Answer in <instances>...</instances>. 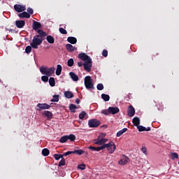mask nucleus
I'll list each match as a JSON object with an SVG mask.
<instances>
[{
  "label": "nucleus",
  "mask_w": 179,
  "mask_h": 179,
  "mask_svg": "<svg viewBox=\"0 0 179 179\" xmlns=\"http://www.w3.org/2000/svg\"><path fill=\"white\" fill-rule=\"evenodd\" d=\"M43 41H44V38L38 37V36H35L33 39L32 42L30 43V45L32 48L37 50L38 48V45H41L43 44Z\"/></svg>",
  "instance_id": "nucleus-1"
},
{
  "label": "nucleus",
  "mask_w": 179,
  "mask_h": 179,
  "mask_svg": "<svg viewBox=\"0 0 179 179\" xmlns=\"http://www.w3.org/2000/svg\"><path fill=\"white\" fill-rule=\"evenodd\" d=\"M40 72L43 73V75H46L47 76H52L53 73H55V68L50 67L47 68L44 66H41L40 68Z\"/></svg>",
  "instance_id": "nucleus-2"
},
{
  "label": "nucleus",
  "mask_w": 179,
  "mask_h": 179,
  "mask_svg": "<svg viewBox=\"0 0 179 179\" xmlns=\"http://www.w3.org/2000/svg\"><path fill=\"white\" fill-rule=\"evenodd\" d=\"M120 113V108L118 107H109L106 110H103L101 111V114H104V115H109V114H118Z\"/></svg>",
  "instance_id": "nucleus-3"
},
{
  "label": "nucleus",
  "mask_w": 179,
  "mask_h": 179,
  "mask_svg": "<svg viewBox=\"0 0 179 179\" xmlns=\"http://www.w3.org/2000/svg\"><path fill=\"white\" fill-rule=\"evenodd\" d=\"M102 146H105L104 149H107L108 152L113 155L114 152H115V149H117V146L115 145V143H114L113 141H110L106 144H103Z\"/></svg>",
  "instance_id": "nucleus-4"
},
{
  "label": "nucleus",
  "mask_w": 179,
  "mask_h": 179,
  "mask_svg": "<svg viewBox=\"0 0 179 179\" xmlns=\"http://www.w3.org/2000/svg\"><path fill=\"white\" fill-rule=\"evenodd\" d=\"M84 83L86 89H94V84H93V81L92 80V77L90 76H87L84 79Z\"/></svg>",
  "instance_id": "nucleus-5"
},
{
  "label": "nucleus",
  "mask_w": 179,
  "mask_h": 179,
  "mask_svg": "<svg viewBox=\"0 0 179 179\" xmlns=\"http://www.w3.org/2000/svg\"><path fill=\"white\" fill-rule=\"evenodd\" d=\"M100 124L101 122L97 119H92L88 121L90 128H97Z\"/></svg>",
  "instance_id": "nucleus-6"
},
{
  "label": "nucleus",
  "mask_w": 179,
  "mask_h": 179,
  "mask_svg": "<svg viewBox=\"0 0 179 179\" xmlns=\"http://www.w3.org/2000/svg\"><path fill=\"white\" fill-rule=\"evenodd\" d=\"M92 59H90L89 61L85 62L83 64V67L87 72H90L92 71Z\"/></svg>",
  "instance_id": "nucleus-7"
},
{
  "label": "nucleus",
  "mask_w": 179,
  "mask_h": 179,
  "mask_svg": "<svg viewBox=\"0 0 179 179\" xmlns=\"http://www.w3.org/2000/svg\"><path fill=\"white\" fill-rule=\"evenodd\" d=\"M38 111H41V110H50L51 106L48 103H38L37 104Z\"/></svg>",
  "instance_id": "nucleus-8"
},
{
  "label": "nucleus",
  "mask_w": 179,
  "mask_h": 179,
  "mask_svg": "<svg viewBox=\"0 0 179 179\" xmlns=\"http://www.w3.org/2000/svg\"><path fill=\"white\" fill-rule=\"evenodd\" d=\"M14 9L15 12L20 13L21 12H24V10H26V6L20 4H15L14 5Z\"/></svg>",
  "instance_id": "nucleus-9"
},
{
  "label": "nucleus",
  "mask_w": 179,
  "mask_h": 179,
  "mask_svg": "<svg viewBox=\"0 0 179 179\" xmlns=\"http://www.w3.org/2000/svg\"><path fill=\"white\" fill-rule=\"evenodd\" d=\"M78 58H80V59H81L82 61H85V62L90 61V59H92V58H90V57H89V55H87L86 53L79 54Z\"/></svg>",
  "instance_id": "nucleus-10"
},
{
  "label": "nucleus",
  "mask_w": 179,
  "mask_h": 179,
  "mask_svg": "<svg viewBox=\"0 0 179 179\" xmlns=\"http://www.w3.org/2000/svg\"><path fill=\"white\" fill-rule=\"evenodd\" d=\"M104 148H105V145H101L100 147H93L90 145L88 147V149H90V150H92V152H100V150H103Z\"/></svg>",
  "instance_id": "nucleus-11"
},
{
  "label": "nucleus",
  "mask_w": 179,
  "mask_h": 179,
  "mask_svg": "<svg viewBox=\"0 0 179 179\" xmlns=\"http://www.w3.org/2000/svg\"><path fill=\"white\" fill-rule=\"evenodd\" d=\"M25 24H26V22L24 20H17L15 22V26L18 29H23V27H24Z\"/></svg>",
  "instance_id": "nucleus-12"
},
{
  "label": "nucleus",
  "mask_w": 179,
  "mask_h": 179,
  "mask_svg": "<svg viewBox=\"0 0 179 179\" xmlns=\"http://www.w3.org/2000/svg\"><path fill=\"white\" fill-rule=\"evenodd\" d=\"M66 49L69 52H73V51H76V50H78V48L68 43L66 45Z\"/></svg>",
  "instance_id": "nucleus-13"
},
{
  "label": "nucleus",
  "mask_w": 179,
  "mask_h": 179,
  "mask_svg": "<svg viewBox=\"0 0 179 179\" xmlns=\"http://www.w3.org/2000/svg\"><path fill=\"white\" fill-rule=\"evenodd\" d=\"M127 113L129 117H134L135 115V108H134V106H132V105L129 106Z\"/></svg>",
  "instance_id": "nucleus-14"
},
{
  "label": "nucleus",
  "mask_w": 179,
  "mask_h": 179,
  "mask_svg": "<svg viewBox=\"0 0 179 179\" xmlns=\"http://www.w3.org/2000/svg\"><path fill=\"white\" fill-rule=\"evenodd\" d=\"M37 33L38 34V35L40 38H44L45 40V37H47V33L42 29H39L37 31Z\"/></svg>",
  "instance_id": "nucleus-15"
},
{
  "label": "nucleus",
  "mask_w": 179,
  "mask_h": 179,
  "mask_svg": "<svg viewBox=\"0 0 179 179\" xmlns=\"http://www.w3.org/2000/svg\"><path fill=\"white\" fill-rule=\"evenodd\" d=\"M32 29L35 31L38 30V29H41V23L37 21H34L32 24Z\"/></svg>",
  "instance_id": "nucleus-16"
},
{
  "label": "nucleus",
  "mask_w": 179,
  "mask_h": 179,
  "mask_svg": "<svg viewBox=\"0 0 179 179\" xmlns=\"http://www.w3.org/2000/svg\"><path fill=\"white\" fill-rule=\"evenodd\" d=\"M19 17H20V19H30V14H29L27 12L24 11L20 14H18Z\"/></svg>",
  "instance_id": "nucleus-17"
},
{
  "label": "nucleus",
  "mask_w": 179,
  "mask_h": 179,
  "mask_svg": "<svg viewBox=\"0 0 179 179\" xmlns=\"http://www.w3.org/2000/svg\"><path fill=\"white\" fill-rule=\"evenodd\" d=\"M42 115H44L48 118V120H51L52 118V113L50 110H45L42 113Z\"/></svg>",
  "instance_id": "nucleus-18"
},
{
  "label": "nucleus",
  "mask_w": 179,
  "mask_h": 179,
  "mask_svg": "<svg viewBox=\"0 0 179 179\" xmlns=\"http://www.w3.org/2000/svg\"><path fill=\"white\" fill-rule=\"evenodd\" d=\"M68 43H70V44H76L78 43V39L73 36H70L67 38Z\"/></svg>",
  "instance_id": "nucleus-19"
},
{
  "label": "nucleus",
  "mask_w": 179,
  "mask_h": 179,
  "mask_svg": "<svg viewBox=\"0 0 179 179\" xmlns=\"http://www.w3.org/2000/svg\"><path fill=\"white\" fill-rule=\"evenodd\" d=\"M69 76L74 82H78V80H79V77L77 75H76L75 73L70 72Z\"/></svg>",
  "instance_id": "nucleus-20"
},
{
  "label": "nucleus",
  "mask_w": 179,
  "mask_h": 179,
  "mask_svg": "<svg viewBox=\"0 0 179 179\" xmlns=\"http://www.w3.org/2000/svg\"><path fill=\"white\" fill-rule=\"evenodd\" d=\"M94 143H95V145H104V138L94 139Z\"/></svg>",
  "instance_id": "nucleus-21"
},
{
  "label": "nucleus",
  "mask_w": 179,
  "mask_h": 179,
  "mask_svg": "<svg viewBox=\"0 0 179 179\" xmlns=\"http://www.w3.org/2000/svg\"><path fill=\"white\" fill-rule=\"evenodd\" d=\"M133 124L135 127H138L141 124V120L138 117H135L133 118Z\"/></svg>",
  "instance_id": "nucleus-22"
},
{
  "label": "nucleus",
  "mask_w": 179,
  "mask_h": 179,
  "mask_svg": "<svg viewBox=\"0 0 179 179\" xmlns=\"http://www.w3.org/2000/svg\"><path fill=\"white\" fill-rule=\"evenodd\" d=\"M128 160H129L128 157L122 159L118 162V164H120V166H125V164H127V163H128Z\"/></svg>",
  "instance_id": "nucleus-23"
},
{
  "label": "nucleus",
  "mask_w": 179,
  "mask_h": 179,
  "mask_svg": "<svg viewBox=\"0 0 179 179\" xmlns=\"http://www.w3.org/2000/svg\"><path fill=\"white\" fill-rule=\"evenodd\" d=\"M46 40H47L48 43H49V44H54V43L55 41V39L51 35L48 36L46 37Z\"/></svg>",
  "instance_id": "nucleus-24"
},
{
  "label": "nucleus",
  "mask_w": 179,
  "mask_h": 179,
  "mask_svg": "<svg viewBox=\"0 0 179 179\" xmlns=\"http://www.w3.org/2000/svg\"><path fill=\"white\" fill-rule=\"evenodd\" d=\"M64 96L66 99H72L73 97V93L71 91H66L64 92Z\"/></svg>",
  "instance_id": "nucleus-25"
},
{
  "label": "nucleus",
  "mask_w": 179,
  "mask_h": 179,
  "mask_svg": "<svg viewBox=\"0 0 179 179\" xmlns=\"http://www.w3.org/2000/svg\"><path fill=\"white\" fill-rule=\"evenodd\" d=\"M127 131H128L127 128H124L117 133L116 136H117V138H120V136L125 134V132H127Z\"/></svg>",
  "instance_id": "nucleus-26"
},
{
  "label": "nucleus",
  "mask_w": 179,
  "mask_h": 179,
  "mask_svg": "<svg viewBox=\"0 0 179 179\" xmlns=\"http://www.w3.org/2000/svg\"><path fill=\"white\" fill-rule=\"evenodd\" d=\"M61 72H62V66H61V64H58L57 66L56 75L59 76V75H61Z\"/></svg>",
  "instance_id": "nucleus-27"
},
{
  "label": "nucleus",
  "mask_w": 179,
  "mask_h": 179,
  "mask_svg": "<svg viewBox=\"0 0 179 179\" xmlns=\"http://www.w3.org/2000/svg\"><path fill=\"white\" fill-rule=\"evenodd\" d=\"M78 108V106L73 103H71L69 106V110L71 113H76V110Z\"/></svg>",
  "instance_id": "nucleus-28"
},
{
  "label": "nucleus",
  "mask_w": 179,
  "mask_h": 179,
  "mask_svg": "<svg viewBox=\"0 0 179 179\" xmlns=\"http://www.w3.org/2000/svg\"><path fill=\"white\" fill-rule=\"evenodd\" d=\"M52 103H58L59 101V95H53V98L50 100Z\"/></svg>",
  "instance_id": "nucleus-29"
},
{
  "label": "nucleus",
  "mask_w": 179,
  "mask_h": 179,
  "mask_svg": "<svg viewBox=\"0 0 179 179\" xmlns=\"http://www.w3.org/2000/svg\"><path fill=\"white\" fill-rule=\"evenodd\" d=\"M76 140V136L73 134H70L67 136V141H71V142H75Z\"/></svg>",
  "instance_id": "nucleus-30"
},
{
  "label": "nucleus",
  "mask_w": 179,
  "mask_h": 179,
  "mask_svg": "<svg viewBox=\"0 0 179 179\" xmlns=\"http://www.w3.org/2000/svg\"><path fill=\"white\" fill-rule=\"evenodd\" d=\"M67 141H68V136H63L59 140V142H60V143H65Z\"/></svg>",
  "instance_id": "nucleus-31"
},
{
  "label": "nucleus",
  "mask_w": 179,
  "mask_h": 179,
  "mask_svg": "<svg viewBox=\"0 0 179 179\" xmlns=\"http://www.w3.org/2000/svg\"><path fill=\"white\" fill-rule=\"evenodd\" d=\"M74 155H78V156H81V155H85V152L83 150H76L73 151Z\"/></svg>",
  "instance_id": "nucleus-32"
},
{
  "label": "nucleus",
  "mask_w": 179,
  "mask_h": 179,
  "mask_svg": "<svg viewBox=\"0 0 179 179\" xmlns=\"http://www.w3.org/2000/svg\"><path fill=\"white\" fill-rule=\"evenodd\" d=\"M49 85L51 86V87H54L55 86V78L51 77L49 79Z\"/></svg>",
  "instance_id": "nucleus-33"
},
{
  "label": "nucleus",
  "mask_w": 179,
  "mask_h": 179,
  "mask_svg": "<svg viewBox=\"0 0 179 179\" xmlns=\"http://www.w3.org/2000/svg\"><path fill=\"white\" fill-rule=\"evenodd\" d=\"M101 99H103V100L104 101H110V95L106 94H102Z\"/></svg>",
  "instance_id": "nucleus-34"
},
{
  "label": "nucleus",
  "mask_w": 179,
  "mask_h": 179,
  "mask_svg": "<svg viewBox=\"0 0 179 179\" xmlns=\"http://www.w3.org/2000/svg\"><path fill=\"white\" fill-rule=\"evenodd\" d=\"M42 155L43 156H48V155H50V150H48V148H44L42 150Z\"/></svg>",
  "instance_id": "nucleus-35"
},
{
  "label": "nucleus",
  "mask_w": 179,
  "mask_h": 179,
  "mask_svg": "<svg viewBox=\"0 0 179 179\" xmlns=\"http://www.w3.org/2000/svg\"><path fill=\"white\" fill-rule=\"evenodd\" d=\"M53 157L55 159V160H59V159L64 158V155L61 154H55L53 155Z\"/></svg>",
  "instance_id": "nucleus-36"
},
{
  "label": "nucleus",
  "mask_w": 179,
  "mask_h": 179,
  "mask_svg": "<svg viewBox=\"0 0 179 179\" xmlns=\"http://www.w3.org/2000/svg\"><path fill=\"white\" fill-rule=\"evenodd\" d=\"M75 62L73 61V59L71 58L67 61V65L68 66H73V64Z\"/></svg>",
  "instance_id": "nucleus-37"
},
{
  "label": "nucleus",
  "mask_w": 179,
  "mask_h": 179,
  "mask_svg": "<svg viewBox=\"0 0 179 179\" xmlns=\"http://www.w3.org/2000/svg\"><path fill=\"white\" fill-rule=\"evenodd\" d=\"M171 160H174V159H178V154L176 152H171Z\"/></svg>",
  "instance_id": "nucleus-38"
},
{
  "label": "nucleus",
  "mask_w": 179,
  "mask_h": 179,
  "mask_svg": "<svg viewBox=\"0 0 179 179\" xmlns=\"http://www.w3.org/2000/svg\"><path fill=\"white\" fill-rule=\"evenodd\" d=\"M32 48L33 47H31V45L27 46L26 48H25V52L27 54H30L31 52V48Z\"/></svg>",
  "instance_id": "nucleus-39"
},
{
  "label": "nucleus",
  "mask_w": 179,
  "mask_h": 179,
  "mask_svg": "<svg viewBox=\"0 0 179 179\" xmlns=\"http://www.w3.org/2000/svg\"><path fill=\"white\" fill-rule=\"evenodd\" d=\"M59 31L61 33V34H68V31H66V30L62 27L59 29Z\"/></svg>",
  "instance_id": "nucleus-40"
},
{
  "label": "nucleus",
  "mask_w": 179,
  "mask_h": 179,
  "mask_svg": "<svg viewBox=\"0 0 179 179\" xmlns=\"http://www.w3.org/2000/svg\"><path fill=\"white\" fill-rule=\"evenodd\" d=\"M97 90H103L104 89V85L102 83H99L96 85Z\"/></svg>",
  "instance_id": "nucleus-41"
},
{
  "label": "nucleus",
  "mask_w": 179,
  "mask_h": 179,
  "mask_svg": "<svg viewBox=\"0 0 179 179\" xmlns=\"http://www.w3.org/2000/svg\"><path fill=\"white\" fill-rule=\"evenodd\" d=\"M85 115H86V113L85 111H82L80 114H79V118L80 120H83V118H85Z\"/></svg>",
  "instance_id": "nucleus-42"
},
{
  "label": "nucleus",
  "mask_w": 179,
  "mask_h": 179,
  "mask_svg": "<svg viewBox=\"0 0 179 179\" xmlns=\"http://www.w3.org/2000/svg\"><path fill=\"white\" fill-rule=\"evenodd\" d=\"M62 166H65V159L62 158V160L59 162V167H61Z\"/></svg>",
  "instance_id": "nucleus-43"
},
{
  "label": "nucleus",
  "mask_w": 179,
  "mask_h": 179,
  "mask_svg": "<svg viewBox=\"0 0 179 179\" xmlns=\"http://www.w3.org/2000/svg\"><path fill=\"white\" fill-rule=\"evenodd\" d=\"M137 129H138V131L139 132H143L144 131V129H145V127L141 125V126H138L137 127Z\"/></svg>",
  "instance_id": "nucleus-44"
},
{
  "label": "nucleus",
  "mask_w": 179,
  "mask_h": 179,
  "mask_svg": "<svg viewBox=\"0 0 179 179\" xmlns=\"http://www.w3.org/2000/svg\"><path fill=\"white\" fill-rule=\"evenodd\" d=\"M41 80H43V82H48V76H43Z\"/></svg>",
  "instance_id": "nucleus-45"
},
{
  "label": "nucleus",
  "mask_w": 179,
  "mask_h": 179,
  "mask_svg": "<svg viewBox=\"0 0 179 179\" xmlns=\"http://www.w3.org/2000/svg\"><path fill=\"white\" fill-rule=\"evenodd\" d=\"M27 12L29 13V15H33V13H34V11L33 10V8L29 7L27 8Z\"/></svg>",
  "instance_id": "nucleus-46"
},
{
  "label": "nucleus",
  "mask_w": 179,
  "mask_h": 179,
  "mask_svg": "<svg viewBox=\"0 0 179 179\" xmlns=\"http://www.w3.org/2000/svg\"><path fill=\"white\" fill-rule=\"evenodd\" d=\"M103 57H108V51L107 50H103L102 52Z\"/></svg>",
  "instance_id": "nucleus-47"
},
{
  "label": "nucleus",
  "mask_w": 179,
  "mask_h": 179,
  "mask_svg": "<svg viewBox=\"0 0 179 179\" xmlns=\"http://www.w3.org/2000/svg\"><path fill=\"white\" fill-rule=\"evenodd\" d=\"M141 152H143L144 155H148V150L146 149V147H142Z\"/></svg>",
  "instance_id": "nucleus-48"
},
{
  "label": "nucleus",
  "mask_w": 179,
  "mask_h": 179,
  "mask_svg": "<svg viewBox=\"0 0 179 179\" xmlns=\"http://www.w3.org/2000/svg\"><path fill=\"white\" fill-rule=\"evenodd\" d=\"M69 155H74L73 151H68V152L64 153L63 157L64 156H69Z\"/></svg>",
  "instance_id": "nucleus-49"
},
{
  "label": "nucleus",
  "mask_w": 179,
  "mask_h": 179,
  "mask_svg": "<svg viewBox=\"0 0 179 179\" xmlns=\"http://www.w3.org/2000/svg\"><path fill=\"white\" fill-rule=\"evenodd\" d=\"M78 169H80V170H85V169H86V165L85 164H80V165H78Z\"/></svg>",
  "instance_id": "nucleus-50"
},
{
  "label": "nucleus",
  "mask_w": 179,
  "mask_h": 179,
  "mask_svg": "<svg viewBox=\"0 0 179 179\" xmlns=\"http://www.w3.org/2000/svg\"><path fill=\"white\" fill-rule=\"evenodd\" d=\"M78 66L80 68V67L83 66V63L82 62H78Z\"/></svg>",
  "instance_id": "nucleus-51"
},
{
  "label": "nucleus",
  "mask_w": 179,
  "mask_h": 179,
  "mask_svg": "<svg viewBox=\"0 0 179 179\" xmlns=\"http://www.w3.org/2000/svg\"><path fill=\"white\" fill-rule=\"evenodd\" d=\"M76 104H79V103H80V100H79V99H76Z\"/></svg>",
  "instance_id": "nucleus-52"
},
{
  "label": "nucleus",
  "mask_w": 179,
  "mask_h": 179,
  "mask_svg": "<svg viewBox=\"0 0 179 179\" xmlns=\"http://www.w3.org/2000/svg\"><path fill=\"white\" fill-rule=\"evenodd\" d=\"M108 139L103 138V143H106Z\"/></svg>",
  "instance_id": "nucleus-53"
},
{
  "label": "nucleus",
  "mask_w": 179,
  "mask_h": 179,
  "mask_svg": "<svg viewBox=\"0 0 179 179\" xmlns=\"http://www.w3.org/2000/svg\"><path fill=\"white\" fill-rule=\"evenodd\" d=\"M60 26H64V29L66 27V24H60Z\"/></svg>",
  "instance_id": "nucleus-54"
},
{
  "label": "nucleus",
  "mask_w": 179,
  "mask_h": 179,
  "mask_svg": "<svg viewBox=\"0 0 179 179\" xmlns=\"http://www.w3.org/2000/svg\"><path fill=\"white\" fill-rule=\"evenodd\" d=\"M150 131V127H148V128H147V131Z\"/></svg>",
  "instance_id": "nucleus-55"
},
{
  "label": "nucleus",
  "mask_w": 179,
  "mask_h": 179,
  "mask_svg": "<svg viewBox=\"0 0 179 179\" xmlns=\"http://www.w3.org/2000/svg\"><path fill=\"white\" fill-rule=\"evenodd\" d=\"M85 156H87V157L89 156V153L86 152Z\"/></svg>",
  "instance_id": "nucleus-56"
},
{
  "label": "nucleus",
  "mask_w": 179,
  "mask_h": 179,
  "mask_svg": "<svg viewBox=\"0 0 179 179\" xmlns=\"http://www.w3.org/2000/svg\"><path fill=\"white\" fill-rule=\"evenodd\" d=\"M147 131V128L144 127V131Z\"/></svg>",
  "instance_id": "nucleus-57"
},
{
  "label": "nucleus",
  "mask_w": 179,
  "mask_h": 179,
  "mask_svg": "<svg viewBox=\"0 0 179 179\" xmlns=\"http://www.w3.org/2000/svg\"><path fill=\"white\" fill-rule=\"evenodd\" d=\"M157 55H159V53H157Z\"/></svg>",
  "instance_id": "nucleus-58"
}]
</instances>
